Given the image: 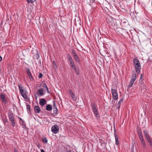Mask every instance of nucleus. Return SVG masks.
Listing matches in <instances>:
<instances>
[{"label": "nucleus", "mask_w": 152, "mask_h": 152, "mask_svg": "<svg viewBox=\"0 0 152 152\" xmlns=\"http://www.w3.org/2000/svg\"><path fill=\"white\" fill-rule=\"evenodd\" d=\"M18 87L21 94L26 93V91H25L23 89L24 88L20 85H19Z\"/></svg>", "instance_id": "11"}, {"label": "nucleus", "mask_w": 152, "mask_h": 152, "mask_svg": "<svg viewBox=\"0 0 152 152\" xmlns=\"http://www.w3.org/2000/svg\"><path fill=\"white\" fill-rule=\"evenodd\" d=\"M27 109V110H29V111H30V105H28L26 106Z\"/></svg>", "instance_id": "31"}, {"label": "nucleus", "mask_w": 152, "mask_h": 152, "mask_svg": "<svg viewBox=\"0 0 152 152\" xmlns=\"http://www.w3.org/2000/svg\"><path fill=\"white\" fill-rule=\"evenodd\" d=\"M53 64H55V62L54 61H53Z\"/></svg>", "instance_id": "41"}, {"label": "nucleus", "mask_w": 152, "mask_h": 152, "mask_svg": "<svg viewBox=\"0 0 152 152\" xmlns=\"http://www.w3.org/2000/svg\"><path fill=\"white\" fill-rule=\"evenodd\" d=\"M139 137L140 138V140H143V139H144V138L143 137L142 135L139 136Z\"/></svg>", "instance_id": "33"}, {"label": "nucleus", "mask_w": 152, "mask_h": 152, "mask_svg": "<svg viewBox=\"0 0 152 152\" xmlns=\"http://www.w3.org/2000/svg\"><path fill=\"white\" fill-rule=\"evenodd\" d=\"M26 72L27 73L28 76L29 77L30 79L31 80H33V78L32 76V74L31 73V72L30 71V70L28 68H26Z\"/></svg>", "instance_id": "7"}, {"label": "nucleus", "mask_w": 152, "mask_h": 152, "mask_svg": "<svg viewBox=\"0 0 152 152\" xmlns=\"http://www.w3.org/2000/svg\"><path fill=\"white\" fill-rule=\"evenodd\" d=\"M96 107L97 105L95 103H93L92 104L91 108L92 109L93 112L95 115L96 117L97 118H98L99 117V115L97 111Z\"/></svg>", "instance_id": "3"}, {"label": "nucleus", "mask_w": 152, "mask_h": 152, "mask_svg": "<svg viewBox=\"0 0 152 152\" xmlns=\"http://www.w3.org/2000/svg\"><path fill=\"white\" fill-rule=\"evenodd\" d=\"M140 141L141 143H142L143 149L144 150H145L146 149L147 145L145 140L144 139L141 140H140Z\"/></svg>", "instance_id": "10"}, {"label": "nucleus", "mask_w": 152, "mask_h": 152, "mask_svg": "<svg viewBox=\"0 0 152 152\" xmlns=\"http://www.w3.org/2000/svg\"><path fill=\"white\" fill-rule=\"evenodd\" d=\"M53 113L55 115H56L58 113L57 108H53Z\"/></svg>", "instance_id": "23"}, {"label": "nucleus", "mask_w": 152, "mask_h": 152, "mask_svg": "<svg viewBox=\"0 0 152 152\" xmlns=\"http://www.w3.org/2000/svg\"><path fill=\"white\" fill-rule=\"evenodd\" d=\"M59 128L58 126L57 125H55L51 127V131L54 134H56L59 131Z\"/></svg>", "instance_id": "6"}, {"label": "nucleus", "mask_w": 152, "mask_h": 152, "mask_svg": "<svg viewBox=\"0 0 152 152\" xmlns=\"http://www.w3.org/2000/svg\"><path fill=\"white\" fill-rule=\"evenodd\" d=\"M8 118L12 126L13 127L15 126V118L13 113L12 112H10L8 113Z\"/></svg>", "instance_id": "2"}, {"label": "nucleus", "mask_w": 152, "mask_h": 152, "mask_svg": "<svg viewBox=\"0 0 152 152\" xmlns=\"http://www.w3.org/2000/svg\"><path fill=\"white\" fill-rule=\"evenodd\" d=\"M37 147L39 148V147H40V146H38Z\"/></svg>", "instance_id": "46"}, {"label": "nucleus", "mask_w": 152, "mask_h": 152, "mask_svg": "<svg viewBox=\"0 0 152 152\" xmlns=\"http://www.w3.org/2000/svg\"><path fill=\"white\" fill-rule=\"evenodd\" d=\"M14 151H15V152H18V151H17V150L16 149H15Z\"/></svg>", "instance_id": "40"}, {"label": "nucleus", "mask_w": 152, "mask_h": 152, "mask_svg": "<svg viewBox=\"0 0 152 152\" xmlns=\"http://www.w3.org/2000/svg\"><path fill=\"white\" fill-rule=\"evenodd\" d=\"M23 97L25 99H27V96L26 93L21 94Z\"/></svg>", "instance_id": "25"}, {"label": "nucleus", "mask_w": 152, "mask_h": 152, "mask_svg": "<svg viewBox=\"0 0 152 152\" xmlns=\"http://www.w3.org/2000/svg\"><path fill=\"white\" fill-rule=\"evenodd\" d=\"M44 90L43 88H41L39 89L37 91V94L39 96H43L44 94Z\"/></svg>", "instance_id": "9"}, {"label": "nucleus", "mask_w": 152, "mask_h": 152, "mask_svg": "<svg viewBox=\"0 0 152 152\" xmlns=\"http://www.w3.org/2000/svg\"><path fill=\"white\" fill-rule=\"evenodd\" d=\"M68 59L69 61H70V63L71 62L73 61H72V57L71 56H70L69 55H68Z\"/></svg>", "instance_id": "24"}, {"label": "nucleus", "mask_w": 152, "mask_h": 152, "mask_svg": "<svg viewBox=\"0 0 152 152\" xmlns=\"http://www.w3.org/2000/svg\"><path fill=\"white\" fill-rule=\"evenodd\" d=\"M2 60V58L1 56H0V62Z\"/></svg>", "instance_id": "39"}, {"label": "nucleus", "mask_w": 152, "mask_h": 152, "mask_svg": "<svg viewBox=\"0 0 152 152\" xmlns=\"http://www.w3.org/2000/svg\"><path fill=\"white\" fill-rule=\"evenodd\" d=\"M42 86L43 87V88L45 90H46L47 92H49L48 91V88L46 84L45 83H42Z\"/></svg>", "instance_id": "16"}, {"label": "nucleus", "mask_w": 152, "mask_h": 152, "mask_svg": "<svg viewBox=\"0 0 152 152\" xmlns=\"http://www.w3.org/2000/svg\"><path fill=\"white\" fill-rule=\"evenodd\" d=\"M133 61L136 72L138 74L140 73V72L141 66L139 61L137 59L134 58Z\"/></svg>", "instance_id": "1"}, {"label": "nucleus", "mask_w": 152, "mask_h": 152, "mask_svg": "<svg viewBox=\"0 0 152 152\" xmlns=\"http://www.w3.org/2000/svg\"><path fill=\"white\" fill-rule=\"evenodd\" d=\"M69 92L72 99H75V94L73 93L72 91L71 90L69 89Z\"/></svg>", "instance_id": "17"}, {"label": "nucleus", "mask_w": 152, "mask_h": 152, "mask_svg": "<svg viewBox=\"0 0 152 152\" xmlns=\"http://www.w3.org/2000/svg\"><path fill=\"white\" fill-rule=\"evenodd\" d=\"M147 140L149 143V144L152 142V140H151V137L147 139Z\"/></svg>", "instance_id": "28"}, {"label": "nucleus", "mask_w": 152, "mask_h": 152, "mask_svg": "<svg viewBox=\"0 0 152 152\" xmlns=\"http://www.w3.org/2000/svg\"><path fill=\"white\" fill-rule=\"evenodd\" d=\"M143 133H144L146 139H147L150 137L149 136L148 133L146 131L144 130L143 131Z\"/></svg>", "instance_id": "15"}, {"label": "nucleus", "mask_w": 152, "mask_h": 152, "mask_svg": "<svg viewBox=\"0 0 152 152\" xmlns=\"http://www.w3.org/2000/svg\"><path fill=\"white\" fill-rule=\"evenodd\" d=\"M0 98L2 102L5 104H6L7 101L4 94H1L0 95Z\"/></svg>", "instance_id": "8"}, {"label": "nucleus", "mask_w": 152, "mask_h": 152, "mask_svg": "<svg viewBox=\"0 0 152 152\" xmlns=\"http://www.w3.org/2000/svg\"><path fill=\"white\" fill-rule=\"evenodd\" d=\"M27 1L28 3H32L35 1V0H26Z\"/></svg>", "instance_id": "29"}, {"label": "nucleus", "mask_w": 152, "mask_h": 152, "mask_svg": "<svg viewBox=\"0 0 152 152\" xmlns=\"http://www.w3.org/2000/svg\"><path fill=\"white\" fill-rule=\"evenodd\" d=\"M149 144V145L151 149L152 150V142L151 143H150Z\"/></svg>", "instance_id": "35"}, {"label": "nucleus", "mask_w": 152, "mask_h": 152, "mask_svg": "<svg viewBox=\"0 0 152 152\" xmlns=\"http://www.w3.org/2000/svg\"><path fill=\"white\" fill-rule=\"evenodd\" d=\"M137 132L138 136L142 135L141 131L140 130H138Z\"/></svg>", "instance_id": "26"}, {"label": "nucleus", "mask_w": 152, "mask_h": 152, "mask_svg": "<svg viewBox=\"0 0 152 152\" xmlns=\"http://www.w3.org/2000/svg\"><path fill=\"white\" fill-rule=\"evenodd\" d=\"M39 78H41L42 77V74L41 73H39V75L38 76Z\"/></svg>", "instance_id": "32"}, {"label": "nucleus", "mask_w": 152, "mask_h": 152, "mask_svg": "<svg viewBox=\"0 0 152 152\" xmlns=\"http://www.w3.org/2000/svg\"><path fill=\"white\" fill-rule=\"evenodd\" d=\"M114 136L115 138V143L117 145H118L119 144V142L118 141V137L116 134V132L115 131H114Z\"/></svg>", "instance_id": "14"}, {"label": "nucleus", "mask_w": 152, "mask_h": 152, "mask_svg": "<svg viewBox=\"0 0 152 152\" xmlns=\"http://www.w3.org/2000/svg\"><path fill=\"white\" fill-rule=\"evenodd\" d=\"M70 64H71V66L74 69H75L76 68V66L74 64V63L73 61L72 62H71Z\"/></svg>", "instance_id": "21"}, {"label": "nucleus", "mask_w": 152, "mask_h": 152, "mask_svg": "<svg viewBox=\"0 0 152 152\" xmlns=\"http://www.w3.org/2000/svg\"><path fill=\"white\" fill-rule=\"evenodd\" d=\"M123 101V99H121L119 101L118 103V108H119L120 106L121 103Z\"/></svg>", "instance_id": "22"}, {"label": "nucleus", "mask_w": 152, "mask_h": 152, "mask_svg": "<svg viewBox=\"0 0 152 152\" xmlns=\"http://www.w3.org/2000/svg\"><path fill=\"white\" fill-rule=\"evenodd\" d=\"M136 79V75L135 74H133L132 75V78L130 80L129 83V87L130 88L132 86L134 81Z\"/></svg>", "instance_id": "5"}, {"label": "nucleus", "mask_w": 152, "mask_h": 152, "mask_svg": "<svg viewBox=\"0 0 152 152\" xmlns=\"http://www.w3.org/2000/svg\"><path fill=\"white\" fill-rule=\"evenodd\" d=\"M115 100H113L111 102V104L113 106H114L115 105Z\"/></svg>", "instance_id": "30"}, {"label": "nucleus", "mask_w": 152, "mask_h": 152, "mask_svg": "<svg viewBox=\"0 0 152 152\" xmlns=\"http://www.w3.org/2000/svg\"><path fill=\"white\" fill-rule=\"evenodd\" d=\"M111 93L112 95L113 99V100H116L118 98V94L116 90L111 89Z\"/></svg>", "instance_id": "4"}, {"label": "nucleus", "mask_w": 152, "mask_h": 152, "mask_svg": "<svg viewBox=\"0 0 152 152\" xmlns=\"http://www.w3.org/2000/svg\"><path fill=\"white\" fill-rule=\"evenodd\" d=\"M35 97L36 98H37V97L36 96V95H35Z\"/></svg>", "instance_id": "43"}, {"label": "nucleus", "mask_w": 152, "mask_h": 152, "mask_svg": "<svg viewBox=\"0 0 152 152\" xmlns=\"http://www.w3.org/2000/svg\"><path fill=\"white\" fill-rule=\"evenodd\" d=\"M21 120V118H20V120Z\"/></svg>", "instance_id": "47"}, {"label": "nucleus", "mask_w": 152, "mask_h": 152, "mask_svg": "<svg viewBox=\"0 0 152 152\" xmlns=\"http://www.w3.org/2000/svg\"><path fill=\"white\" fill-rule=\"evenodd\" d=\"M77 75H79L80 74L78 70H77L76 69H74Z\"/></svg>", "instance_id": "34"}, {"label": "nucleus", "mask_w": 152, "mask_h": 152, "mask_svg": "<svg viewBox=\"0 0 152 152\" xmlns=\"http://www.w3.org/2000/svg\"><path fill=\"white\" fill-rule=\"evenodd\" d=\"M37 147L39 148V147H40V146H38Z\"/></svg>", "instance_id": "45"}, {"label": "nucleus", "mask_w": 152, "mask_h": 152, "mask_svg": "<svg viewBox=\"0 0 152 152\" xmlns=\"http://www.w3.org/2000/svg\"><path fill=\"white\" fill-rule=\"evenodd\" d=\"M46 103V101L44 99H42L40 100L39 104L41 106H44Z\"/></svg>", "instance_id": "12"}, {"label": "nucleus", "mask_w": 152, "mask_h": 152, "mask_svg": "<svg viewBox=\"0 0 152 152\" xmlns=\"http://www.w3.org/2000/svg\"><path fill=\"white\" fill-rule=\"evenodd\" d=\"M42 141L44 143L47 144L48 143V140L46 137H44L42 139Z\"/></svg>", "instance_id": "19"}, {"label": "nucleus", "mask_w": 152, "mask_h": 152, "mask_svg": "<svg viewBox=\"0 0 152 152\" xmlns=\"http://www.w3.org/2000/svg\"><path fill=\"white\" fill-rule=\"evenodd\" d=\"M74 58L75 59V60L77 61V62L79 63L80 62V59L78 57V56L77 55H75V56H74Z\"/></svg>", "instance_id": "20"}, {"label": "nucleus", "mask_w": 152, "mask_h": 152, "mask_svg": "<svg viewBox=\"0 0 152 152\" xmlns=\"http://www.w3.org/2000/svg\"><path fill=\"white\" fill-rule=\"evenodd\" d=\"M41 152H45L43 149H41Z\"/></svg>", "instance_id": "38"}, {"label": "nucleus", "mask_w": 152, "mask_h": 152, "mask_svg": "<svg viewBox=\"0 0 152 152\" xmlns=\"http://www.w3.org/2000/svg\"><path fill=\"white\" fill-rule=\"evenodd\" d=\"M7 122V119H5L4 120V123H6Z\"/></svg>", "instance_id": "37"}, {"label": "nucleus", "mask_w": 152, "mask_h": 152, "mask_svg": "<svg viewBox=\"0 0 152 152\" xmlns=\"http://www.w3.org/2000/svg\"><path fill=\"white\" fill-rule=\"evenodd\" d=\"M72 52L73 56H75L77 55L75 50L72 49Z\"/></svg>", "instance_id": "27"}, {"label": "nucleus", "mask_w": 152, "mask_h": 152, "mask_svg": "<svg viewBox=\"0 0 152 152\" xmlns=\"http://www.w3.org/2000/svg\"><path fill=\"white\" fill-rule=\"evenodd\" d=\"M142 75H141V77H140V78L141 79V77H142Z\"/></svg>", "instance_id": "44"}, {"label": "nucleus", "mask_w": 152, "mask_h": 152, "mask_svg": "<svg viewBox=\"0 0 152 152\" xmlns=\"http://www.w3.org/2000/svg\"><path fill=\"white\" fill-rule=\"evenodd\" d=\"M53 108H57L56 105L54 102L53 103Z\"/></svg>", "instance_id": "36"}, {"label": "nucleus", "mask_w": 152, "mask_h": 152, "mask_svg": "<svg viewBox=\"0 0 152 152\" xmlns=\"http://www.w3.org/2000/svg\"><path fill=\"white\" fill-rule=\"evenodd\" d=\"M71 152V151H69L67 150V152Z\"/></svg>", "instance_id": "42"}, {"label": "nucleus", "mask_w": 152, "mask_h": 152, "mask_svg": "<svg viewBox=\"0 0 152 152\" xmlns=\"http://www.w3.org/2000/svg\"><path fill=\"white\" fill-rule=\"evenodd\" d=\"M40 109L39 107L36 105L34 107V111L36 113H38L40 112Z\"/></svg>", "instance_id": "13"}, {"label": "nucleus", "mask_w": 152, "mask_h": 152, "mask_svg": "<svg viewBox=\"0 0 152 152\" xmlns=\"http://www.w3.org/2000/svg\"><path fill=\"white\" fill-rule=\"evenodd\" d=\"M52 109V106L50 104H48L46 107V109L48 111H50Z\"/></svg>", "instance_id": "18"}]
</instances>
